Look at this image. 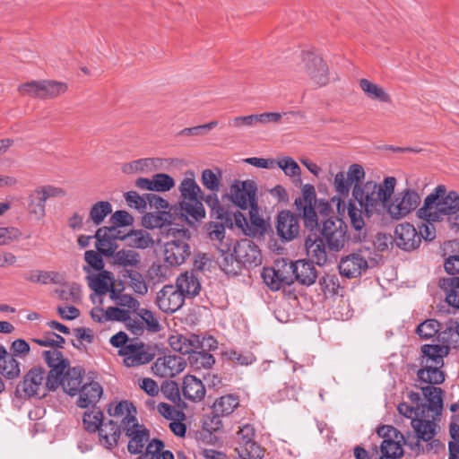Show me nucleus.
Instances as JSON below:
<instances>
[{
	"instance_id": "obj_1",
	"label": "nucleus",
	"mask_w": 459,
	"mask_h": 459,
	"mask_svg": "<svg viewBox=\"0 0 459 459\" xmlns=\"http://www.w3.org/2000/svg\"><path fill=\"white\" fill-rule=\"evenodd\" d=\"M396 178L386 177L381 183L368 180V183L354 189V196L364 208L365 219H382L387 215L393 221L407 217L418 208L421 198L411 188H405L394 194Z\"/></svg>"
},
{
	"instance_id": "obj_2",
	"label": "nucleus",
	"mask_w": 459,
	"mask_h": 459,
	"mask_svg": "<svg viewBox=\"0 0 459 459\" xmlns=\"http://www.w3.org/2000/svg\"><path fill=\"white\" fill-rule=\"evenodd\" d=\"M180 200L172 205V211L178 215L180 221L193 225L205 217L203 204V191L195 180L192 171L186 173V178L178 185Z\"/></svg>"
},
{
	"instance_id": "obj_3",
	"label": "nucleus",
	"mask_w": 459,
	"mask_h": 459,
	"mask_svg": "<svg viewBox=\"0 0 459 459\" xmlns=\"http://www.w3.org/2000/svg\"><path fill=\"white\" fill-rule=\"evenodd\" d=\"M427 403L421 404L419 413L421 419H414L411 422L418 440L429 442L436 435L435 421L443 411V391L440 387L426 385L420 387Z\"/></svg>"
},
{
	"instance_id": "obj_4",
	"label": "nucleus",
	"mask_w": 459,
	"mask_h": 459,
	"mask_svg": "<svg viewBox=\"0 0 459 459\" xmlns=\"http://www.w3.org/2000/svg\"><path fill=\"white\" fill-rule=\"evenodd\" d=\"M421 355L419 359L420 368L417 371V379L429 385L442 384L445 373L441 370L444 366V358L449 353L448 345L425 344L420 348Z\"/></svg>"
},
{
	"instance_id": "obj_5",
	"label": "nucleus",
	"mask_w": 459,
	"mask_h": 459,
	"mask_svg": "<svg viewBox=\"0 0 459 459\" xmlns=\"http://www.w3.org/2000/svg\"><path fill=\"white\" fill-rule=\"evenodd\" d=\"M458 208L459 195L455 191L446 193L444 186H438L425 198L423 206L417 211V216L424 221H438L444 216L451 217Z\"/></svg>"
},
{
	"instance_id": "obj_6",
	"label": "nucleus",
	"mask_w": 459,
	"mask_h": 459,
	"mask_svg": "<svg viewBox=\"0 0 459 459\" xmlns=\"http://www.w3.org/2000/svg\"><path fill=\"white\" fill-rule=\"evenodd\" d=\"M351 182L353 184L351 189V198L347 201V216L351 228L356 231L355 238L361 241L367 238L368 230L366 221H363L364 208L361 207L359 201L354 196V189L368 183L362 182L365 178V170L359 164H351L348 171L345 172Z\"/></svg>"
},
{
	"instance_id": "obj_7",
	"label": "nucleus",
	"mask_w": 459,
	"mask_h": 459,
	"mask_svg": "<svg viewBox=\"0 0 459 459\" xmlns=\"http://www.w3.org/2000/svg\"><path fill=\"white\" fill-rule=\"evenodd\" d=\"M219 263L227 274H237L241 266L260 264L261 253L253 241L242 239L234 245L233 250L219 257Z\"/></svg>"
},
{
	"instance_id": "obj_8",
	"label": "nucleus",
	"mask_w": 459,
	"mask_h": 459,
	"mask_svg": "<svg viewBox=\"0 0 459 459\" xmlns=\"http://www.w3.org/2000/svg\"><path fill=\"white\" fill-rule=\"evenodd\" d=\"M168 235L174 238L164 244V260L171 266H178L184 264L191 255L190 246L187 243L190 232L184 228H170Z\"/></svg>"
},
{
	"instance_id": "obj_9",
	"label": "nucleus",
	"mask_w": 459,
	"mask_h": 459,
	"mask_svg": "<svg viewBox=\"0 0 459 459\" xmlns=\"http://www.w3.org/2000/svg\"><path fill=\"white\" fill-rule=\"evenodd\" d=\"M317 204L316 193L314 186L306 184L301 188V195L295 199L294 204L303 218L304 224L308 229L318 226V217L316 212Z\"/></svg>"
},
{
	"instance_id": "obj_10",
	"label": "nucleus",
	"mask_w": 459,
	"mask_h": 459,
	"mask_svg": "<svg viewBox=\"0 0 459 459\" xmlns=\"http://www.w3.org/2000/svg\"><path fill=\"white\" fill-rule=\"evenodd\" d=\"M46 371L41 368H32L23 377V380L16 386V394L21 398L39 397L47 395L44 385Z\"/></svg>"
},
{
	"instance_id": "obj_11",
	"label": "nucleus",
	"mask_w": 459,
	"mask_h": 459,
	"mask_svg": "<svg viewBox=\"0 0 459 459\" xmlns=\"http://www.w3.org/2000/svg\"><path fill=\"white\" fill-rule=\"evenodd\" d=\"M321 238L331 251L338 252L342 249L347 240V225L338 218H329L320 228Z\"/></svg>"
},
{
	"instance_id": "obj_12",
	"label": "nucleus",
	"mask_w": 459,
	"mask_h": 459,
	"mask_svg": "<svg viewBox=\"0 0 459 459\" xmlns=\"http://www.w3.org/2000/svg\"><path fill=\"white\" fill-rule=\"evenodd\" d=\"M377 435L383 438L379 459H398L403 455L401 442L404 438L395 428L388 425L381 426L377 429Z\"/></svg>"
},
{
	"instance_id": "obj_13",
	"label": "nucleus",
	"mask_w": 459,
	"mask_h": 459,
	"mask_svg": "<svg viewBox=\"0 0 459 459\" xmlns=\"http://www.w3.org/2000/svg\"><path fill=\"white\" fill-rule=\"evenodd\" d=\"M369 256L370 252L368 249H359L342 257L339 264L341 275L349 279L360 276L368 268Z\"/></svg>"
},
{
	"instance_id": "obj_14",
	"label": "nucleus",
	"mask_w": 459,
	"mask_h": 459,
	"mask_svg": "<svg viewBox=\"0 0 459 459\" xmlns=\"http://www.w3.org/2000/svg\"><path fill=\"white\" fill-rule=\"evenodd\" d=\"M304 70L317 86L328 82V66L325 62L312 51H304L301 56Z\"/></svg>"
},
{
	"instance_id": "obj_15",
	"label": "nucleus",
	"mask_w": 459,
	"mask_h": 459,
	"mask_svg": "<svg viewBox=\"0 0 459 459\" xmlns=\"http://www.w3.org/2000/svg\"><path fill=\"white\" fill-rule=\"evenodd\" d=\"M126 367H137L152 360L154 354L149 346L142 342H129L119 351Z\"/></svg>"
},
{
	"instance_id": "obj_16",
	"label": "nucleus",
	"mask_w": 459,
	"mask_h": 459,
	"mask_svg": "<svg viewBox=\"0 0 459 459\" xmlns=\"http://www.w3.org/2000/svg\"><path fill=\"white\" fill-rule=\"evenodd\" d=\"M256 185L253 180L235 181L230 188L231 201L240 209L246 210L255 203Z\"/></svg>"
},
{
	"instance_id": "obj_17",
	"label": "nucleus",
	"mask_w": 459,
	"mask_h": 459,
	"mask_svg": "<svg viewBox=\"0 0 459 459\" xmlns=\"http://www.w3.org/2000/svg\"><path fill=\"white\" fill-rule=\"evenodd\" d=\"M420 237L418 235V230L409 222H403L394 228V241L395 245L404 250L412 251L420 245Z\"/></svg>"
},
{
	"instance_id": "obj_18",
	"label": "nucleus",
	"mask_w": 459,
	"mask_h": 459,
	"mask_svg": "<svg viewBox=\"0 0 459 459\" xmlns=\"http://www.w3.org/2000/svg\"><path fill=\"white\" fill-rule=\"evenodd\" d=\"M108 412L111 420L117 422L122 430L131 426H135L138 422L136 418V409L134 404L128 401H120L118 403H110Z\"/></svg>"
},
{
	"instance_id": "obj_19",
	"label": "nucleus",
	"mask_w": 459,
	"mask_h": 459,
	"mask_svg": "<svg viewBox=\"0 0 459 459\" xmlns=\"http://www.w3.org/2000/svg\"><path fill=\"white\" fill-rule=\"evenodd\" d=\"M185 298L186 297L173 285H165L158 291L156 303L161 311L167 314H172L183 306Z\"/></svg>"
},
{
	"instance_id": "obj_20",
	"label": "nucleus",
	"mask_w": 459,
	"mask_h": 459,
	"mask_svg": "<svg viewBox=\"0 0 459 459\" xmlns=\"http://www.w3.org/2000/svg\"><path fill=\"white\" fill-rule=\"evenodd\" d=\"M94 238L97 239L96 248L101 255L110 256L117 247V240L123 239L121 231L117 227H101L98 229Z\"/></svg>"
},
{
	"instance_id": "obj_21",
	"label": "nucleus",
	"mask_w": 459,
	"mask_h": 459,
	"mask_svg": "<svg viewBox=\"0 0 459 459\" xmlns=\"http://www.w3.org/2000/svg\"><path fill=\"white\" fill-rule=\"evenodd\" d=\"M186 367L185 359L180 356L165 355L156 359L152 366L154 375L160 377H174Z\"/></svg>"
},
{
	"instance_id": "obj_22",
	"label": "nucleus",
	"mask_w": 459,
	"mask_h": 459,
	"mask_svg": "<svg viewBox=\"0 0 459 459\" xmlns=\"http://www.w3.org/2000/svg\"><path fill=\"white\" fill-rule=\"evenodd\" d=\"M313 264L307 260H298L294 263L284 264V268L286 273H292L298 282L305 286H310L315 283L317 278V271Z\"/></svg>"
},
{
	"instance_id": "obj_23",
	"label": "nucleus",
	"mask_w": 459,
	"mask_h": 459,
	"mask_svg": "<svg viewBox=\"0 0 459 459\" xmlns=\"http://www.w3.org/2000/svg\"><path fill=\"white\" fill-rule=\"evenodd\" d=\"M276 231L281 239L290 241L299 233L298 217L290 211H281L277 217Z\"/></svg>"
},
{
	"instance_id": "obj_24",
	"label": "nucleus",
	"mask_w": 459,
	"mask_h": 459,
	"mask_svg": "<svg viewBox=\"0 0 459 459\" xmlns=\"http://www.w3.org/2000/svg\"><path fill=\"white\" fill-rule=\"evenodd\" d=\"M305 248L309 261L319 266L327 262V247L325 240L317 234H309L305 240Z\"/></svg>"
},
{
	"instance_id": "obj_25",
	"label": "nucleus",
	"mask_w": 459,
	"mask_h": 459,
	"mask_svg": "<svg viewBox=\"0 0 459 459\" xmlns=\"http://www.w3.org/2000/svg\"><path fill=\"white\" fill-rule=\"evenodd\" d=\"M181 392L185 399L199 403L205 396V384L195 376L186 375L183 378Z\"/></svg>"
},
{
	"instance_id": "obj_26",
	"label": "nucleus",
	"mask_w": 459,
	"mask_h": 459,
	"mask_svg": "<svg viewBox=\"0 0 459 459\" xmlns=\"http://www.w3.org/2000/svg\"><path fill=\"white\" fill-rule=\"evenodd\" d=\"M125 434L130 437L127 449L131 454H140L143 452L147 441L149 440V430L143 426L135 423V426H131L123 430Z\"/></svg>"
},
{
	"instance_id": "obj_27",
	"label": "nucleus",
	"mask_w": 459,
	"mask_h": 459,
	"mask_svg": "<svg viewBox=\"0 0 459 459\" xmlns=\"http://www.w3.org/2000/svg\"><path fill=\"white\" fill-rule=\"evenodd\" d=\"M169 344L171 349L181 354H191L199 349L200 336L196 334L175 333L169 337Z\"/></svg>"
},
{
	"instance_id": "obj_28",
	"label": "nucleus",
	"mask_w": 459,
	"mask_h": 459,
	"mask_svg": "<svg viewBox=\"0 0 459 459\" xmlns=\"http://www.w3.org/2000/svg\"><path fill=\"white\" fill-rule=\"evenodd\" d=\"M180 221L178 215L172 211V205L169 211H157L147 212L143 217V225L147 229L162 228Z\"/></svg>"
},
{
	"instance_id": "obj_29",
	"label": "nucleus",
	"mask_w": 459,
	"mask_h": 459,
	"mask_svg": "<svg viewBox=\"0 0 459 459\" xmlns=\"http://www.w3.org/2000/svg\"><path fill=\"white\" fill-rule=\"evenodd\" d=\"M121 430L114 420H109L108 422L103 421L97 429L100 443L107 449H112L117 445Z\"/></svg>"
},
{
	"instance_id": "obj_30",
	"label": "nucleus",
	"mask_w": 459,
	"mask_h": 459,
	"mask_svg": "<svg viewBox=\"0 0 459 459\" xmlns=\"http://www.w3.org/2000/svg\"><path fill=\"white\" fill-rule=\"evenodd\" d=\"M78 393L77 405L81 408H87L95 406L103 394V389L98 382H91L82 385Z\"/></svg>"
},
{
	"instance_id": "obj_31",
	"label": "nucleus",
	"mask_w": 459,
	"mask_h": 459,
	"mask_svg": "<svg viewBox=\"0 0 459 459\" xmlns=\"http://www.w3.org/2000/svg\"><path fill=\"white\" fill-rule=\"evenodd\" d=\"M286 271L283 267V270H275L273 268H264L262 272V278L264 283L272 290H279L281 288L290 285L292 283L293 279L291 276H288L285 274Z\"/></svg>"
},
{
	"instance_id": "obj_32",
	"label": "nucleus",
	"mask_w": 459,
	"mask_h": 459,
	"mask_svg": "<svg viewBox=\"0 0 459 459\" xmlns=\"http://www.w3.org/2000/svg\"><path fill=\"white\" fill-rule=\"evenodd\" d=\"M176 288L185 297H195L199 294L201 284L194 271H186L178 277Z\"/></svg>"
},
{
	"instance_id": "obj_33",
	"label": "nucleus",
	"mask_w": 459,
	"mask_h": 459,
	"mask_svg": "<svg viewBox=\"0 0 459 459\" xmlns=\"http://www.w3.org/2000/svg\"><path fill=\"white\" fill-rule=\"evenodd\" d=\"M333 186L338 195V198L333 197V201L337 200L336 205L338 211L340 212L342 207L343 211L346 210L344 205L347 204V202L345 203L344 199L349 196L353 184L351 182L344 171H339L334 176Z\"/></svg>"
},
{
	"instance_id": "obj_34",
	"label": "nucleus",
	"mask_w": 459,
	"mask_h": 459,
	"mask_svg": "<svg viewBox=\"0 0 459 459\" xmlns=\"http://www.w3.org/2000/svg\"><path fill=\"white\" fill-rule=\"evenodd\" d=\"M87 280L89 287L99 296L106 294L114 284L112 273L105 270L88 275Z\"/></svg>"
},
{
	"instance_id": "obj_35",
	"label": "nucleus",
	"mask_w": 459,
	"mask_h": 459,
	"mask_svg": "<svg viewBox=\"0 0 459 459\" xmlns=\"http://www.w3.org/2000/svg\"><path fill=\"white\" fill-rule=\"evenodd\" d=\"M238 404V397L234 394H227L216 399L212 405V413L217 420V423L221 422L219 417L231 414Z\"/></svg>"
},
{
	"instance_id": "obj_36",
	"label": "nucleus",
	"mask_w": 459,
	"mask_h": 459,
	"mask_svg": "<svg viewBox=\"0 0 459 459\" xmlns=\"http://www.w3.org/2000/svg\"><path fill=\"white\" fill-rule=\"evenodd\" d=\"M162 160L159 158H145L134 160L125 164L123 171L125 173L141 172L150 173L160 168Z\"/></svg>"
},
{
	"instance_id": "obj_37",
	"label": "nucleus",
	"mask_w": 459,
	"mask_h": 459,
	"mask_svg": "<svg viewBox=\"0 0 459 459\" xmlns=\"http://www.w3.org/2000/svg\"><path fill=\"white\" fill-rule=\"evenodd\" d=\"M209 238L212 241H217V248L221 253V257L230 251V242L229 238H225V228L221 223H210L207 228Z\"/></svg>"
},
{
	"instance_id": "obj_38",
	"label": "nucleus",
	"mask_w": 459,
	"mask_h": 459,
	"mask_svg": "<svg viewBox=\"0 0 459 459\" xmlns=\"http://www.w3.org/2000/svg\"><path fill=\"white\" fill-rule=\"evenodd\" d=\"M82 370L76 368H67L63 376L62 387L70 395H75L82 385Z\"/></svg>"
},
{
	"instance_id": "obj_39",
	"label": "nucleus",
	"mask_w": 459,
	"mask_h": 459,
	"mask_svg": "<svg viewBox=\"0 0 459 459\" xmlns=\"http://www.w3.org/2000/svg\"><path fill=\"white\" fill-rule=\"evenodd\" d=\"M359 84L361 91L368 99L384 103H389L391 101L390 95L378 84L365 78L360 79Z\"/></svg>"
},
{
	"instance_id": "obj_40",
	"label": "nucleus",
	"mask_w": 459,
	"mask_h": 459,
	"mask_svg": "<svg viewBox=\"0 0 459 459\" xmlns=\"http://www.w3.org/2000/svg\"><path fill=\"white\" fill-rule=\"evenodd\" d=\"M123 239L126 241L127 246L140 249L151 247L154 243L151 234L143 230H132L123 235Z\"/></svg>"
},
{
	"instance_id": "obj_41",
	"label": "nucleus",
	"mask_w": 459,
	"mask_h": 459,
	"mask_svg": "<svg viewBox=\"0 0 459 459\" xmlns=\"http://www.w3.org/2000/svg\"><path fill=\"white\" fill-rule=\"evenodd\" d=\"M164 443L159 439H152L146 446L145 452L137 459H174V455L169 451H163Z\"/></svg>"
},
{
	"instance_id": "obj_42",
	"label": "nucleus",
	"mask_w": 459,
	"mask_h": 459,
	"mask_svg": "<svg viewBox=\"0 0 459 459\" xmlns=\"http://www.w3.org/2000/svg\"><path fill=\"white\" fill-rule=\"evenodd\" d=\"M439 286L447 291V303L459 308V277L443 278L439 281Z\"/></svg>"
},
{
	"instance_id": "obj_43",
	"label": "nucleus",
	"mask_w": 459,
	"mask_h": 459,
	"mask_svg": "<svg viewBox=\"0 0 459 459\" xmlns=\"http://www.w3.org/2000/svg\"><path fill=\"white\" fill-rule=\"evenodd\" d=\"M46 201L39 189L35 188L28 196V212L38 219L43 218L45 216Z\"/></svg>"
},
{
	"instance_id": "obj_44",
	"label": "nucleus",
	"mask_w": 459,
	"mask_h": 459,
	"mask_svg": "<svg viewBox=\"0 0 459 459\" xmlns=\"http://www.w3.org/2000/svg\"><path fill=\"white\" fill-rule=\"evenodd\" d=\"M114 264L123 267H137L141 263V255L132 249H121L113 255Z\"/></svg>"
},
{
	"instance_id": "obj_45",
	"label": "nucleus",
	"mask_w": 459,
	"mask_h": 459,
	"mask_svg": "<svg viewBox=\"0 0 459 459\" xmlns=\"http://www.w3.org/2000/svg\"><path fill=\"white\" fill-rule=\"evenodd\" d=\"M82 422L86 431L95 433L103 422V412L96 406H93L84 412Z\"/></svg>"
},
{
	"instance_id": "obj_46",
	"label": "nucleus",
	"mask_w": 459,
	"mask_h": 459,
	"mask_svg": "<svg viewBox=\"0 0 459 459\" xmlns=\"http://www.w3.org/2000/svg\"><path fill=\"white\" fill-rule=\"evenodd\" d=\"M112 212V205L108 201H100L95 203L89 213V220L91 221L94 225H100L105 218Z\"/></svg>"
},
{
	"instance_id": "obj_47",
	"label": "nucleus",
	"mask_w": 459,
	"mask_h": 459,
	"mask_svg": "<svg viewBox=\"0 0 459 459\" xmlns=\"http://www.w3.org/2000/svg\"><path fill=\"white\" fill-rule=\"evenodd\" d=\"M294 112L289 113H280V112H264L261 114H255L256 117V124H260L261 126H266L271 124H281V123H289L290 116H294Z\"/></svg>"
},
{
	"instance_id": "obj_48",
	"label": "nucleus",
	"mask_w": 459,
	"mask_h": 459,
	"mask_svg": "<svg viewBox=\"0 0 459 459\" xmlns=\"http://www.w3.org/2000/svg\"><path fill=\"white\" fill-rule=\"evenodd\" d=\"M189 361L191 366L195 369L210 368L215 363L214 357L204 351H192Z\"/></svg>"
},
{
	"instance_id": "obj_49",
	"label": "nucleus",
	"mask_w": 459,
	"mask_h": 459,
	"mask_svg": "<svg viewBox=\"0 0 459 459\" xmlns=\"http://www.w3.org/2000/svg\"><path fill=\"white\" fill-rule=\"evenodd\" d=\"M416 333L422 339H430L438 333V338L442 340V335L439 334L440 324L435 319H429L420 324L416 329Z\"/></svg>"
},
{
	"instance_id": "obj_50",
	"label": "nucleus",
	"mask_w": 459,
	"mask_h": 459,
	"mask_svg": "<svg viewBox=\"0 0 459 459\" xmlns=\"http://www.w3.org/2000/svg\"><path fill=\"white\" fill-rule=\"evenodd\" d=\"M235 451L241 459H262L264 455V450L255 441L248 443L247 446L235 447Z\"/></svg>"
},
{
	"instance_id": "obj_51",
	"label": "nucleus",
	"mask_w": 459,
	"mask_h": 459,
	"mask_svg": "<svg viewBox=\"0 0 459 459\" xmlns=\"http://www.w3.org/2000/svg\"><path fill=\"white\" fill-rule=\"evenodd\" d=\"M26 279L34 283H58L60 281V275L53 271H33Z\"/></svg>"
},
{
	"instance_id": "obj_52",
	"label": "nucleus",
	"mask_w": 459,
	"mask_h": 459,
	"mask_svg": "<svg viewBox=\"0 0 459 459\" xmlns=\"http://www.w3.org/2000/svg\"><path fill=\"white\" fill-rule=\"evenodd\" d=\"M275 164L283 171L285 176L290 178H298L300 179L301 169L299 164L289 156L278 159Z\"/></svg>"
},
{
	"instance_id": "obj_53",
	"label": "nucleus",
	"mask_w": 459,
	"mask_h": 459,
	"mask_svg": "<svg viewBox=\"0 0 459 459\" xmlns=\"http://www.w3.org/2000/svg\"><path fill=\"white\" fill-rule=\"evenodd\" d=\"M0 373L9 379L16 378L21 374L20 363L14 357L9 355L0 363Z\"/></svg>"
},
{
	"instance_id": "obj_54",
	"label": "nucleus",
	"mask_w": 459,
	"mask_h": 459,
	"mask_svg": "<svg viewBox=\"0 0 459 459\" xmlns=\"http://www.w3.org/2000/svg\"><path fill=\"white\" fill-rule=\"evenodd\" d=\"M136 314L140 317V321L143 322L144 328L149 332L157 333L160 330V325L151 310L140 307Z\"/></svg>"
},
{
	"instance_id": "obj_55",
	"label": "nucleus",
	"mask_w": 459,
	"mask_h": 459,
	"mask_svg": "<svg viewBox=\"0 0 459 459\" xmlns=\"http://www.w3.org/2000/svg\"><path fill=\"white\" fill-rule=\"evenodd\" d=\"M44 358L51 369H66L69 367L68 360L65 359L62 352L57 350L44 351Z\"/></svg>"
},
{
	"instance_id": "obj_56",
	"label": "nucleus",
	"mask_w": 459,
	"mask_h": 459,
	"mask_svg": "<svg viewBox=\"0 0 459 459\" xmlns=\"http://www.w3.org/2000/svg\"><path fill=\"white\" fill-rule=\"evenodd\" d=\"M125 200L129 207L134 208L140 212H143L147 206L146 194L140 195L135 191H128L124 194Z\"/></svg>"
},
{
	"instance_id": "obj_57",
	"label": "nucleus",
	"mask_w": 459,
	"mask_h": 459,
	"mask_svg": "<svg viewBox=\"0 0 459 459\" xmlns=\"http://www.w3.org/2000/svg\"><path fill=\"white\" fill-rule=\"evenodd\" d=\"M249 208V221L251 222L253 234H263L265 231L266 225L264 220L259 215L256 202L248 206Z\"/></svg>"
},
{
	"instance_id": "obj_58",
	"label": "nucleus",
	"mask_w": 459,
	"mask_h": 459,
	"mask_svg": "<svg viewBox=\"0 0 459 459\" xmlns=\"http://www.w3.org/2000/svg\"><path fill=\"white\" fill-rule=\"evenodd\" d=\"M65 370V369H50L48 374L46 373L44 385L47 388V394L50 391L56 390L59 385H62Z\"/></svg>"
},
{
	"instance_id": "obj_59",
	"label": "nucleus",
	"mask_w": 459,
	"mask_h": 459,
	"mask_svg": "<svg viewBox=\"0 0 459 459\" xmlns=\"http://www.w3.org/2000/svg\"><path fill=\"white\" fill-rule=\"evenodd\" d=\"M155 192H169L175 186L174 178L166 173H157L153 175Z\"/></svg>"
},
{
	"instance_id": "obj_60",
	"label": "nucleus",
	"mask_w": 459,
	"mask_h": 459,
	"mask_svg": "<svg viewBox=\"0 0 459 459\" xmlns=\"http://www.w3.org/2000/svg\"><path fill=\"white\" fill-rule=\"evenodd\" d=\"M255 429L250 424H246L239 428L236 437V447L239 446H247L248 443L255 441Z\"/></svg>"
},
{
	"instance_id": "obj_61",
	"label": "nucleus",
	"mask_w": 459,
	"mask_h": 459,
	"mask_svg": "<svg viewBox=\"0 0 459 459\" xmlns=\"http://www.w3.org/2000/svg\"><path fill=\"white\" fill-rule=\"evenodd\" d=\"M160 391L164 398L176 403L180 401V392L178 385L174 381H165L162 383Z\"/></svg>"
},
{
	"instance_id": "obj_62",
	"label": "nucleus",
	"mask_w": 459,
	"mask_h": 459,
	"mask_svg": "<svg viewBox=\"0 0 459 459\" xmlns=\"http://www.w3.org/2000/svg\"><path fill=\"white\" fill-rule=\"evenodd\" d=\"M128 278L130 280V287L135 293L139 295H145L148 292L146 281L140 273L136 271L129 272Z\"/></svg>"
},
{
	"instance_id": "obj_63",
	"label": "nucleus",
	"mask_w": 459,
	"mask_h": 459,
	"mask_svg": "<svg viewBox=\"0 0 459 459\" xmlns=\"http://www.w3.org/2000/svg\"><path fill=\"white\" fill-rule=\"evenodd\" d=\"M201 181L203 186L212 192H218L220 190V177H218L212 169H207L202 172Z\"/></svg>"
},
{
	"instance_id": "obj_64",
	"label": "nucleus",
	"mask_w": 459,
	"mask_h": 459,
	"mask_svg": "<svg viewBox=\"0 0 459 459\" xmlns=\"http://www.w3.org/2000/svg\"><path fill=\"white\" fill-rule=\"evenodd\" d=\"M32 341L42 347L56 348H62L63 344L65 342V339L61 335L55 333H49L43 338L33 339Z\"/></svg>"
}]
</instances>
